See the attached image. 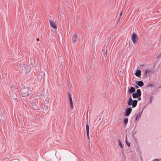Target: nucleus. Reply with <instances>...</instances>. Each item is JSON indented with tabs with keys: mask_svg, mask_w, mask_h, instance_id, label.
<instances>
[{
	"mask_svg": "<svg viewBox=\"0 0 161 161\" xmlns=\"http://www.w3.org/2000/svg\"><path fill=\"white\" fill-rule=\"evenodd\" d=\"M31 88L28 87L23 88L21 90V93L23 97H25L29 95V93L31 92Z\"/></svg>",
	"mask_w": 161,
	"mask_h": 161,
	"instance_id": "obj_1",
	"label": "nucleus"
},
{
	"mask_svg": "<svg viewBox=\"0 0 161 161\" xmlns=\"http://www.w3.org/2000/svg\"><path fill=\"white\" fill-rule=\"evenodd\" d=\"M137 103V100H135L133 101L131 96L127 101L128 105L129 106L132 105L133 108H134L136 106Z\"/></svg>",
	"mask_w": 161,
	"mask_h": 161,
	"instance_id": "obj_2",
	"label": "nucleus"
},
{
	"mask_svg": "<svg viewBox=\"0 0 161 161\" xmlns=\"http://www.w3.org/2000/svg\"><path fill=\"white\" fill-rule=\"evenodd\" d=\"M49 22L51 27L53 29L54 31H56L57 29V24L55 21L52 20H50Z\"/></svg>",
	"mask_w": 161,
	"mask_h": 161,
	"instance_id": "obj_3",
	"label": "nucleus"
},
{
	"mask_svg": "<svg viewBox=\"0 0 161 161\" xmlns=\"http://www.w3.org/2000/svg\"><path fill=\"white\" fill-rule=\"evenodd\" d=\"M141 95V92L140 89H138L136 90V92H134L132 94V97L134 98H136L140 97Z\"/></svg>",
	"mask_w": 161,
	"mask_h": 161,
	"instance_id": "obj_4",
	"label": "nucleus"
},
{
	"mask_svg": "<svg viewBox=\"0 0 161 161\" xmlns=\"http://www.w3.org/2000/svg\"><path fill=\"white\" fill-rule=\"evenodd\" d=\"M132 108L131 107H130L128 108H127L125 109V115L126 116H128L131 113L132 111Z\"/></svg>",
	"mask_w": 161,
	"mask_h": 161,
	"instance_id": "obj_5",
	"label": "nucleus"
},
{
	"mask_svg": "<svg viewBox=\"0 0 161 161\" xmlns=\"http://www.w3.org/2000/svg\"><path fill=\"white\" fill-rule=\"evenodd\" d=\"M68 97L69 98V100L70 104V105L71 106V108L72 109L73 108V103L72 101V100L71 97V94L69 93H68Z\"/></svg>",
	"mask_w": 161,
	"mask_h": 161,
	"instance_id": "obj_6",
	"label": "nucleus"
},
{
	"mask_svg": "<svg viewBox=\"0 0 161 161\" xmlns=\"http://www.w3.org/2000/svg\"><path fill=\"white\" fill-rule=\"evenodd\" d=\"M137 38V36L136 34L135 33H133L131 36V39L134 44H135L136 42Z\"/></svg>",
	"mask_w": 161,
	"mask_h": 161,
	"instance_id": "obj_7",
	"label": "nucleus"
},
{
	"mask_svg": "<svg viewBox=\"0 0 161 161\" xmlns=\"http://www.w3.org/2000/svg\"><path fill=\"white\" fill-rule=\"evenodd\" d=\"M30 102L32 106L35 109L38 110L39 109L37 106L36 104V103L34 101H32V102Z\"/></svg>",
	"mask_w": 161,
	"mask_h": 161,
	"instance_id": "obj_8",
	"label": "nucleus"
},
{
	"mask_svg": "<svg viewBox=\"0 0 161 161\" xmlns=\"http://www.w3.org/2000/svg\"><path fill=\"white\" fill-rule=\"evenodd\" d=\"M77 40V36L76 34H74L72 37V42L75 43L76 42Z\"/></svg>",
	"mask_w": 161,
	"mask_h": 161,
	"instance_id": "obj_9",
	"label": "nucleus"
},
{
	"mask_svg": "<svg viewBox=\"0 0 161 161\" xmlns=\"http://www.w3.org/2000/svg\"><path fill=\"white\" fill-rule=\"evenodd\" d=\"M136 83L140 87L144 85L143 82L141 81H136Z\"/></svg>",
	"mask_w": 161,
	"mask_h": 161,
	"instance_id": "obj_10",
	"label": "nucleus"
},
{
	"mask_svg": "<svg viewBox=\"0 0 161 161\" xmlns=\"http://www.w3.org/2000/svg\"><path fill=\"white\" fill-rule=\"evenodd\" d=\"M142 114V112H139L136 115L135 120H136L137 119H139L141 117Z\"/></svg>",
	"mask_w": 161,
	"mask_h": 161,
	"instance_id": "obj_11",
	"label": "nucleus"
},
{
	"mask_svg": "<svg viewBox=\"0 0 161 161\" xmlns=\"http://www.w3.org/2000/svg\"><path fill=\"white\" fill-rule=\"evenodd\" d=\"M135 91V89L133 87H131L128 91L130 93L134 92Z\"/></svg>",
	"mask_w": 161,
	"mask_h": 161,
	"instance_id": "obj_12",
	"label": "nucleus"
},
{
	"mask_svg": "<svg viewBox=\"0 0 161 161\" xmlns=\"http://www.w3.org/2000/svg\"><path fill=\"white\" fill-rule=\"evenodd\" d=\"M141 73V70H138L136 71L135 73V75L136 76L138 77L140 76Z\"/></svg>",
	"mask_w": 161,
	"mask_h": 161,
	"instance_id": "obj_13",
	"label": "nucleus"
},
{
	"mask_svg": "<svg viewBox=\"0 0 161 161\" xmlns=\"http://www.w3.org/2000/svg\"><path fill=\"white\" fill-rule=\"evenodd\" d=\"M86 133H89V126L88 124H87L86 125Z\"/></svg>",
	"mask_w": 161,
	"mask_h": 161,
	"instance_id": "obj_14",
	"label": "nucleus"
},
{
	"mask_svg": "<svg viewBox=\"0 0 161 161\" xmlns=\"http://www.w3.org/2000/svg\"><path fill=\"white\" fill-rule=\"evenodd\" d=\"M128 121V119L127 118H126L124 119V124L126 125L127 124Z\"/></svg>",
	"mask_w": 161,
	"mask_h": 161,
	"instance_id": "obj_15",
	"label": "nucleus"
},
{
	"mask_svg": "<svg viewBox=\"0 0 161 161\" xmlns=\"http://www.w3.org/2000/svg\"><path fill=\"white\" fill-rule=\"evenodd\" d=\"M118 142L119 146H120L121 148H122L123 147V146L120 140H119Z\"/></svg>",
	"mask_w": 161,
	"mask_h": 161,
	"instance_id": "obj_16",
	"label": "nucleus"
},
{
	"mask_svg": "<svg viewBox=\"0 0 161 161\" xmlns=\"http://www.w3.org/2000/svg\"><path fill=\"white\" fill-rule=\"evenodd\" d=\"M89 133H86V134H87V136L88 139V140H89V142L90 141V139L89 137Z\"/></svg>",
	"mask_w": 161,
	"mask_h": 161,
	"instance_id": "obj_17",
	"label": "nucleus"
},
{
	"mask_svg": "<svg viewBox=\"0 0 161 161\" xmlns=\"http://www.w3.org/2000/svg\"><path fill=\"white\" fill-rule=\"evenodd\" d=\"M127 145L129 146V147H130V142H126V143Z\"/></svg>",
	"mask_w": 161,
	"mask_h": 161,
	"instance_id": "obj_18",
	"label": "nucleus"
},
{
	"mask_svg": "<svg viewBox=\"0 0 161 161\" xmlns=\"http://www.w3.org/2000/svg\"><path fill=\"white\" fill-rule=\"evenodd\" d=\"M160 160H161V159H155L153 161H159Z\"/></svg>",
	"mask_w": 161,
	"mask_h": 161,
	"instance_id": "obj_19",
	"label": "nucleus"
},
{
	"mask_svg": "<svg viewBox=\"0 0 161 161\" xmlns=\"http://www.w3.org/2000/svg\"><path fill=\"white\" fill-rule=\"evenodd\" d=\"M159 43L161 45V37H160L159 41Z\"/></svg>",
	"mask_w": 161,
	"mask_h": 161,
	"instance_id": "obj_20",
	"label": "nucleus"
},
{
	"mask_svg": "<svg viewBox=\"0 0 161 161\" xmlns=\"http://www.w3.org/2000/svg\"><path fill=\"white\" fill-rule=\"evenodd\" d=\"M138 97V100H141V98L140 97Z\"/></svg>",
	"mask_w": 161,
	"mask_h": 161,
	"instance_id": "obj_21",
	"label": "nucleus"
},
{
	"mask_svg": "<svg viewBox=\"0 0 161 161\" xmlns=\"http://www.w3.org/2000/svg\"><path fill=\"white\" fill-rule=\"evenodd\" d=\"M41 74V76L44 75V73L43 72H42Z\"/></svg>",
	"mask_w": 161,
	"mask_h": 161,
	"instance_id": "obj_22",
	"label": "nucleus"
},
{
	"mask_svg": "<svg viewBox=\"0 0 161 161\" xmlns=\"http://www.w3.org/2000/svg\"><path fill=\"white\" fill-rule=\"evenodd\" d=\"M21 65H22H22L21 64H19V65H18V67H21Z\"/></svg>",
	"mask_w": 161,
	"mask_h": 161,
	"instance_id": "obj_23",
	"label": "nucleus"
},
{
	"mask_svg": "<svg viewBox=\"0 0 161 161\" xmlns=\"http://www.w3.org/2000/svg\"><path fill=\"white\" fill-rule=\"evenodd\" d=\"M122 12H121L120 14V16H121L122 15Z\"/></svg>",
	"mask_w": 161,
	"mask_h": 161,
	"instance_id": "obj_24",
	"label": "nucleus"
},
{
	"mask_svg": "<svg viewBox=\"0 0 161 161\" xmlns=\"http://www.w3.org/2000/svg\"><path fill=\"white\" fill-rule=\"evenodd\" d=\"M126 142H127V138H126V139H125L126 143Z\"/></svg>",
	"mask_w": 161,
	"mask_h": 161,
	"instance_id": "obj_25",
	"label": "nucleus"
},
{
	"mask_svg": "<svg viewBox=\"0 0 161 161\" xmlns=\"http://www.w3.org/2000/svg\"><path fill=\"white\" fill-rule=\"evenodd\" d=\"M15 160H16V161H19V160L18 159H16Z\"/></svg>",
	"mask_w": 161,
	"mask_h": 161,
	"instance_id": "obj_26",
	"label": "nucleus"
},
{
	"mask_svg": "<svg viewBox=\"0 0 161 161\" xmlns=\"http://www.w3.org/2000/svg\"><path fill=\"white\" fill-rule=\"evenodd\" d=\"M106 55L107 54V51L106 52Z\"/></svg>",
	"mask_w": 161,
	"mask_h": 161,
	"instance_id": "obj_27",
	"label": "nucleus"
},
{
	"mask_svg": "<svg viewBox=\"0 0 161 161\" xmlns=\"http://www.w3.org/2000/svg\"><path fill=\"white\" fill-rule=\"evenodd\" d=\"M37 41H38L39 40V39L38 38L37 39Z\"/></svg>",
	"mask_w": 161,
	"mask_h": 161,
	"instance_id": "obj_28",
	"label": "nucleus"
},
{
	"mask_svg": "<svg viewBox=\"0 0 161 161\" xmlns=\"http://www.w3.org/2000/svg\"><path fill=\"white\" fill-rule=\"evenodd\" d=\"M40 76V74L39 75V76Z\"/></svg>",
	"mask_w": 161,
	"mask_h": 161,
	"instance_id": "obj_29",
	"label": "nucleus"
},
{
	"mask_svg": "<svg viewBox=\"0 0 161 161\" xmlns=\"http://www.w3.org/2000/svg\"><path fill=\"white\" fill-rule=\"evenodd\" d=\"M138 87L137 86H136V88H138Z\"/></svg>",
	"mask_w": 161,
	"mask_h": 161,
	"instance_id": "obj_30",
	"label": "nucleus"
},
{
	"mask_svg": "<svg viewBox=\"0 0 161 161\" xmlns=\"http://www.w3.org/2000/svg\"><path fill=\"white\" fill-rule=\"evenodd\" d=\"M88 115L87 116V118L88 119Z\"/></svg>",
	"mask_w": 161,
	"mask_h": 161,
	"instance_id": "obj_31",
	"label": "nucleus"
},
{
	"mask_svg": "<svg viewBox=\"0 0 161 161\" xmlns=\"http://www.w3.org/2000/svg\"><path fill=\"white\" fill-rule=\"evenodd\" d=\"M63 64V62H62V64Z\"/></svg>",
	"mask_w": 161,
	"mask_h": 161,
	"instance_id": "obj_32",
	"label": "nucleus"
}]
</instances>
